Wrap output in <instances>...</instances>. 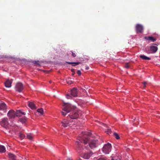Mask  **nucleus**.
I'll return each mask as SVG.
<instances>
[{"instance_id":"1","label":"nucleus","mask_w":160,"mask_h":160,"mask_svg":"<svg viewBox=\"0 0 160 160\" xmlns=\"http://www.w3.org/2000/svg\"><path fill=\"white\" fill-rule=\"evenodd\" d=\"M63 106V108L62 113L63 116H65L67 113L71 112L68 116L71 119H74L77 118L81 114V111L80 110L73 111L72 107L70 104L64 103Z\"/></svg>"},{"instance_id":"2","label":"nucleus","mask_w":160,"mask_h":160,"mask_svg":"<svg viewBox=\"0 0 160 160\" xmlns=\"http://www.w3.org/2000/svg\"><path fill=\"white\" fill-rule=\"evenodd\" d=\"M91 135V133L90 132H82V135L80 136V138L79 139V141H77L76 143L77 144V150L78 153H83L84 152L82 151L83 150L84 148L82 147V145L81 144V142H83L84 144L87 143L89 140V137Z\"/></svg>"},{"instance_id":"3","label":"nucleus","mask_w":160,"mask_h":160,"mask_svg":"<svg viewBox=\"0 0 160 160\" xmlns=\"http://www.w3.org/2000/svg\"><path fill=\"white\" fill-rule=\"evenodd\" d=\"M111 150V145L109 143L105 144L102 149L103 152L105 154H108Z\"/></svg>"},{"instance_id":"4","label":"nucleus","mask_w":160,"mask_h":160,"mask_svg":"<svg viewBox=\"0 0 160 160\" xmlns=\"http://www.w3.org/2000/svg\"><path fill=\"white\" fill-rule=\"evenodd\" d=\"M15 88L16 91L21 92L23 90V86L21 83L18 82L17 83Z\"/></svg>"},{"instance_id":"5","label":"nucleus","mask_w":160,"mask_h":160,"mask_svg":"<svg viewBox=\"0 0 160 160\" xmlns=\"http://www.w3.org/2000/svg\"><path fill=\"white\" fill-rule=\"evenodd\" d=\"M1 125L3 127L6 128L7 127L8 125V119L7 118H3L2 121L0 122Z\"/></svg>"},{"instance_id":"6","label":"nucleus","mask_w":160,"mask_h":160,"mask_svg":"<svg viewBox=\"0 0 160 160\" xmlns=\"http://www.w3.org/2000/svg\"><path fill=\"white\" fill-rule=\"evenodd\" d=\"M98 142L97 140H91L89 143V147L91 148H93L97 146V144Z\"/></svg>"},{"instance_id":"7","label":"nucleus","mask_w":160,"mask_h":160,"mask_svg":"<svg viewBox=\"0 0 160 160\" xmlns=\"http://www.w3.org/2000/svg\"><path fill=\"white\" fill-rule=\"evenodd\" d=\"M7 116L10 119H13L16 117V112L12 110H9Z\"/></svg>"},{"instance_id":"8","label":"nucleus","mask_w":160,"mask_h":160,"mask_svg":"<svg viewBox=\"0 0 160 160\" xmlns=\"http://www.w3.org/2000/svg\"><path fill=\"white\" fill-rule=\"evenodd\" d=\"M71 121H70L66 119H63L62 122V126L63 127H66L70 125V122Z\"/></svg>"},{"instance_id":"9","label":"nucleus","mask_w":160,"mask_h":160,"mask_svg":"<svg viewBox=\"0 0 160 160\" xmlns=\"http://www.w3.org/2000/svg\"><path fill=\"white\" fill-rule=\"evenodd\" d=\"M136 30L137 33H141L143 31L142 26L139 24H137L136 26Z\"/></svg>"},{"instance_id":"10","label":"nucleus","mask_w":160,"mask_h":160,"mask_svg":"<svg viewBox=\"0 0 160 160\" xmlns=\"http://www.w3.org/2000/svg\"><path fill=\"white\" fill-rule=\"evenodd\" d=\"M7 108V106L6 104L4 103H0V111L4 110L6 109ZM2 115V114L1 112H0V116Z\"/></svg>"},{"instance_id":"11","label":"nucleus","mask_w":160,"mask_h":160,"mask_svg":"<svg viewBox=\"0 0 160 160\" xmlns=\"http://www.w3.org/2000/svg\"><path fill=\"white\" fill-rule=\"evenodd\" d=\"M93 154V153L92 152L89 153H84L82 157L85 159H88Z\"/></svg>"},{"instance_id":"12","label":"nucleus","mask_w":160,"mask_h":160,"mask_svg":"<svg viewBox=\"0 0 160 160\" xmlns=\"http://www.w3.org/2000/svg\"><path fill=\"white\" fill-rule=\"evenodd\" d=\"M71 94L73 97H75L77 96V90L76 88H74L71 90Z\"/></svg>"},{"instance_id":"13","label":"nucleus","mask_w":160,"mask_h":160,"mask_svg":"<svg viewBox=\"0 0 160 160\" xmlns=\"http://www.w3.org/2000/svg\"><path fill=\"white\" fill-rule=\"evenodd\" d=\"M158 49V47L156 46H151L150 47V49L152 52L151 53H155L157 51Z\"/></svg>"},{"instance_id":"14","label":"nucleus","mask_w":160,"mask_h":160,"mask_svg":"<svg viewBox=\"0 0 160 160\" xmlns=\"http://www.w3.org/2000/svg\"><path fill=\"white\" fill-rule=\"evenodd\" d=\"M12 82L9 80H7L5 82L4 84L5 87L7 88H10L11 86Z\"/></svg>"},{"instance_id":"15","label":"nucleus","mask_w":160,"mask_h":160,"mask_svg":"<svg viewBox=\"0 0 160 160\" xmlns=\"http://www.w3.org/2000/svg\"><path fill=\"white\" fill-rule=\"evenodd\" d=\"M25 113L22 112L20 110H17L16 112V116L17 117L21 116L22 115H25Z\"/></svg>"},{"instance_id":"16","label":"nucleus","mask_w":160,"mask_h":160,"mask_svg":"<svg viewBox=\"0 0 160 160\" xmlns=\"http://www.w3.org/2000/svg\"><path fill=\"white\" fill-rule=\"evenodd\" d=\"M93 160H106V159L104 156H101L97 157H94Z\"/></svg>"},{"instance_id":"17","label":"nucleus","mask_w":160,"mask_h":160,"mask_svg":"<svg viewBox=\"0 0 160 160\" xmlns=\"http://www.w3.org/2000/svg\"><path fill=\"white\" fill-rule=\"evenodd\" d=\"M147 40L151 41L152 42H154L156 40V39L152 36L148 37L146 38Z\"/></svg>"},{"instance_id":"18","label":"nucleus","mask_w":160,"mask_h":160,"mask_svg":"<svg viewBox=\"0 0 160 160\" xmlns=\"http://www.w3.org/2000/svg\"><path fill=\"white\" fill-rule=\"evenodd\" d=\"M28 104V106L32 109L36 108L35 104L33 102H29Z\"/></svg>"},{"instance_id":"19","label":"nucleus","mask_w":160,"mask_h":160,"mask_svg":"<svg viewBox=\"0 0 160 160\" xmlns=\"http://www.w3.org/2000/svg\"><path fill=\"white\" fill-rule=\"evenodd\" d=\"M27 120V118L26 117L19 118V121L22 123H25Z\"/></svg>"},{"instance_id":"20","label":"nucleus","mask_w":160,"mask_h":160,"mask_svg":"<svg viewBox=\"0 0 160 160\" xmlns=\"http://www.w3.org/2000/svg\"><path fill=\"white\" fill-rule=\"evenodd\" d=\"M140 57L142 59L144 60H150L151 58L149 57H147L146 56L144 55H140Z\"/></svg>"},{"instance_id":"21","label":"nucleus","mask_w":160,"mask_h":160,"mask_svg":"<svg viewBox=\"0 0 160 160\" xmlns=\"http://www.w3.org/2000/svg\"><path fill=\"white\" fill-rule=\"evenodd\" d=\"M8 155L9 158H11L13 160H15L16 158V156L12 153H9L8 154Z\"/></svg>"},{"instance_id":"22","label":"nucleus","mask_w":160,"mask_h":160,"mask_svg":"<svg viewBox=\"0 0 160 160\" xmlns=\"http://www.w3.org/2000/svg\"><path fill=\"white\" fill-rule=\"evenodd\" d=\"M6 152V149L5 147L2 145H0V152Z\"/></svg>"},{"instance_id":"23","label":"nucleus","mask_w":160,"mask_h":160,"mask_svg":"<svg viewBox=\"0 0 160 160\" xmlns=\"http://www.w3.org/2000/svg\"><path fill=\"white\" fill-rule=\"evenodd\" d=\"M27 138L30 140H32L33 138V134L31 133H28L27 135Z\"/></svg>"},{"instance_id":"24","label":"nucleus","mask_w":160,"mask_h":160,"mask_svg":"<svg viewBox=\"0 0 160 160\" xmlns=\"http://www.w3.org/2000/svg\"><path fill=\"white\" fill-rule=\"evenodd\" d=\"M67 63L70 64H72L73 66H75L78 65L80 63V62H67Z\"/></svg>"},{"instance_id":"25","label":"nucleus","mask_w":160,"mask_h":160,"mask_svg":"<svg viewBox=\"0 0 160 160\" xmlns=\"http://www.w3.org/2000/svg\"><path fill=\"white\" fill-rule=\"evenodd\" d=\"M19 137L21 139H22L25 137V135L21 132L19 133Z\"/></svg>"},{"instance_id":"26","label":"nucleus","mask_w":160,"mask_h":160,"mask_svg":"<svg viewBox=\"0 0 160 160\" xmlns=\"http://www.w3.org/2000/svg\"><path fill=\"white\" fill-rule=\"evenodd\" d=\"M113 135L116 139H118L120 138V137L117 133L116 132H114L113 133Z\"/></svg>"},{"instance_id":"27","label":"nucleus","mask_w":160,"mask_h":160,"mask_svg":"<svg viewBox=\"0 0 160 160\" xmlns=\"http://www.w3.org/2000/svg\"><path fill=\"white\" fill-rule=\"evenodd\" d=\"M37 112L39 113H40L41 114H42L43 113V110L42 108H40L38 109Z\"/></svg>"},{"instance_id":"28","label":"nucleus","mask_w":160,"mask_h":160,"mask_svg":"<svg viewBox=\"0 0 160 160\" xmlns=\"http://www.w3.org/2000/svg\"><path fill=\"white\" fill-rule=\"evenodd\" d=\"M112 160H121V159L118 157L116 156L112 157Z\"/></svg>"},{"instance_id":"29","label":"nucleus","mask_w":160,"mask_h":160,"mask_svg":"<svg viewBox=\"0 0 160 160\" xmlns=\"http://www.w3.org/2000/svg\"><path fill=\"white\" fill-rule=\"evenodd\" d=\"M105 132L107 134H109L111 133V131L110 129H108L105 131Z\"/></svg>"},{"instance_id":"30","label":"nucleus","mask_w":160,"mask_h":160,"mask_svg":"<svg viewBox=\"0 0 160 160\" xmlns=\"http://www.w3.org/2000/svg\"><path fill=\"white\" fill-rule=\"evenodd\" d=\"M66 97L67 99H71L72 98L71 96L69 94H67L66 95Z\"/></svg>"},{"instance_id":"31","label":"nucleus","mask_w":160,"mask_h":160,"mask_svg":"<svg viewBox=\"0 0 160 160\" xmlns=\"http://www.w3.org/2000/svg\"><path fill=\"white\" fill-rule=\"evenodd\" d=\"M34 63H35V64H37L39 65H40L39 61H34Z\"/></svg>"},{"instance_id":"32","label":"nucleus","mask_w":160,"mask_h":160,"mask_svg":"<svg viewBox=\"0 0 160 160\" xmlns=\"http://www.w3.org/2000/svg\"><path fill=\"white\" fill-rule=\"evenodd\" d=\"M71 52L72 53V56L73 57H75L76 56V54L75 53H74L72 51H71Z\"/></svg>"},{"instance_id":"33","label":"nucleus","mask_w":160,"mask_h":160,"mask_svg":"<svg viewBox=\"0 0 160 160\" xmlns=\"http://www.w3.org/2000/svg\"><path fill=\"white\" fill-rule=\"evenodd\" d=\"M13 128V127H12ZM18 128V127L17 126H15L14 127V128H12V129L13 130L16 131L17 130V129Z\"/></svg>"},{"instance_id":"34","label":"nucleus","mask_w":160,"mask_h":160,"mask_svg":"<svg viewBox=\"0 0 160 160\" xmlns=\"http://www.w3.org/2000/svg\"><path fill=\"white\" fill-rule=\"evenodd\" d=\"M125 67L127 68H129V64L128 63L126 64L125 65Z\"/></svg>"},{"instance_id":"35","label":"nucleus","mask_w":160,"mask_h":160,"mask_svg":"<svg viewBox=\"0 0 160 160\" xmlns=\"http://www.w3.org/2000/svg\"><path fill=\"white\" fill-rule=\"evenodd\" d=\"M77 74L79 75H81V71L80 70H78V71H77Z\"/></svg>"},{"instance_id":"36","label":"nucleus","mask_w":160,"mask_h":160,"mask_svg":"<svg viewBox=\"0 0 160 160\" xmlns=\"http://www.w3.org/2000/svg\"><path fill=\"white\" fill-rule=\"evenodd\" d=\"M147 82H143V87L145 88L146 87V84H147Z\"/></svg>"},{"instance_id":"37","label":"nucleus","mask_w":160,"mask_h":160,"mask_svg":"<svg viewBox=\"0 0 160 160\" xmlns=\"http://www.w3.org/2000/svg\"><path fill=\"white\" fill-rule=\"evenodd\" d=\"M66 160H73L72 158H68Z\"/></svg>"},{"instance_id":"38","label":"nucleus","mask_w":160,"mask_h":160,"mask_svg":"<svg viewBox=\"0 0 160 160\" xmlns=\"http://www.w3.org/2000/svg\"><path fill=\"white\" fill-rule=\"evenodd\" d=\"M68 83L70 84H71V83H72V82H68Z\"/></svg>"},{"instance_id":"39","label":"nucleus","mask_w":160,"mask_h":160,"mask_svg":"<svg viewBox=\"0 0 160 160\" xmlns=\"http://www.w3.org/2000/svg\"><path fill=\"white\" fill-rule=\"evenodd\" d=\"M71 71H72V72H73L74 71V69H72Z\"/></svg>"},{"instance_id":"40","label":"nucleus","mask_w":160,"mask_h":160,"mask_svg":"<svg viewBox=\"0 0 160 160\" xmlns=\"http://www.w3.org/2000/svg\"><path fill=\"white\" fill-rule=\"evenodd\" d=\"M85 148L86 149H88V148H87V147H86V146H85Z\"/></svg>"},{"instance_id":"41","label":"nucleus","mask_w":160,"mask_h":160,"mask_svg":"<svg viewBox=\"0 0 160 160\" xmlns=\"http://www.w3.org/2000/svg\"><path fill=\"white\" fill-rule=\"evenodd\" d=\"M88 69H89V67H87V68H86V69L87 70H88Z\"/></svg>"},{"instance_id":"42","label":"nucleus","mask_w":160,"mask_h":160,"mask_svg":"<svg viewBox=\"0 0 160 160\" xmlns=\"http://www.w3.org/2000/svg\"><path fill=\"white\" fill-rule=\"evenodd\" d=\"M74 73H73L72 74V75H74Z\"/></svg>"},{"instance_id":"43","label":"nucleus","mask_w":160,"mask_h":160,"mask_svg":"<svg viewBox=\"0 0 160 160\" xmlns=\"http://www.w3.org/2000/svg\"><path fill=\"white\" fill-rule=\"evenodd\" d=\"M84 91L86 92L85 90H84L83 91V92H84Z\"/></svg>"},{"instance_id":"44","label":"nucleus","mask_w":160,"mask_h":160,"mask_svg":"<svg viewBox=\"0 0 160 160\" xmlns=\"http://www.w3.org/2000/svg\"><path fill=\"white\" fill-rule=\"evenodd\" d=\"M102 123V124H104L103 123Z\"/></svg>"},{"instance_id":"45","label":"nucleus","mask_w":160,"mask_h":160,"mask_svg":"<svg viewBox=\"0 0 160 160\" xmlns=\"http://www.w3.org/2000/svg\"><path fill=\"white\" fill-rule=\"evenodd\" d=\"M51 81L50 82V83H51Z\"/></svg>"}]
</instances>
